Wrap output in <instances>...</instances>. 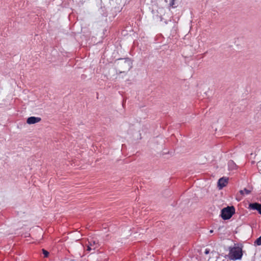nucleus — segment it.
<instances>
[{
    "label": "nucleus",
    "mask_w": 261,
    "mask_h": 261,
    "mask_svg": "<svg viewBox=\"0 0 261 261\" xmlns=\"http://www.w3.org/2000/svg\"><path fill=\"white\" fill-rule=\"evenodd\" d=\"M117 70L119 73H124L130 69L132 67V63L128 58L119 59L116 62Z\"/></svg>",
    "instance_id": "obj_1"
},
{
    "label": "nucleus",
    "mask_w": 261,
    "mask_h": 261,
    "mask_svg": "<svg viewBox=\"0 0 261 261\" xmlns=\"http://www.w3.org/2000/svg\"><path fill=\"white\" fill-rule=\"evenodd\" d=\"M229 254L228 256L230 259L238 260L242 257L243 251L242 248L239 246L230 247L229 248Z\"/></svg>",
    "instance_id": "obj_2"
},
{
    "label": "nucleus",
    "mask_w": 261,
    "mask_h": 261,
    "mask_svg": "<svg viewBox=\"0 0 261 261\" xmlns=\"http://www.w3.org/2000/svg\"><path fill=\"white\" fill-rule=\"evenodd\" d=\"M234 213V207L228 206L221 210L220 216L223 220H226L230 219Z\"/></svg>",
    "instance_id": "obj_3"
},
{
    "label": "nucleus",
    "mask_w": 261,
    "mask_h": 261,
    "mask_svg": "<svg viewBox=\"0 0 261 261\" xmlns=\"http://www.w3.org/2000/svg\"><path fill=\"white\" fill-rule=\"evenodd\" d=\"M228 178H225L224 177L220 178L218 181V187L219 189H222L223 188L226 186L228 182Z\"/></svg>",
    "instance_id": "obj_4"
},
{
    "label": "nucleus",
    "mask_w": 261,
    "mask_h": 261,
    "mask_svg": "<svg viewBox=\"0 0 261 261\" xmlns=\"http://www.w3.org/2000/svg\"><path fill=\"white\" fill-rule=\"evenodd\" d=\"M41 120V119L40 117L31 116L27 119V123L29 124H33L39 122Z\"/></svg>",
    "instance_id": "obj_5"
},
{
    "label": "nucleus",
    "mask_w": 261,
    "mask_h": 261,
    "mask_svg": "<svg viewBox=\"0 0 261 261\" xmlns=\"http://www.w3.org/2000/svg\"><path fill=\"white\" fill-rule=\"evenodd\" d=\"M88 244L93 248V250L97 248L99 246L98 241L93 239H91L90 241H88Z\"/></svg>",
    "instance_id": "obj_6"
},
{
    "label": "nucleus",
    "mask_w": 261,
    "mask_h": 261,
    "mask_svg": "<svg viewBox=\"0 0 261 261\" xmlns=\"http://www.w3.org/2000/svg\"><path fill=\"white\" fill-rule=\"evenodd\" d=\"M261 206V204L257 203V202H254V203H251L249 204V207L250 209L254 210H257L259 208V207Z\"/></svg>",
    "instance_id": "obj_7"
},
{
    "label": "nucleus",
    "mask_w": 261,
    "mask_h": 261,
    "mask_svg": "<svg viewBox=\"0 0 261 261\" xmlns=\"http://www.w3.org/2000/svg\"><path fill=\"white\" fill-rule=\"evenodd\" d=\"M177 0H165L166 3H168V5L170 7H172L173 8H176L177 7V5L176 3Z\"/></svg>",
    "instance_id": "obj_8"
},
{
    "label": "nucleus",
    "mask_w": 261,
    "mask_h": 261,
    "mask_svg": "<svg viewBox=\"0 0 261 261\" xmlns=\"http://www.w3.org/2000/svg\"><path fill=\"white\" fill-rule=\"evenodd\" d=\"M228 166L229 168H231V169H233L236 166V165L233 162V161L230 160L228 163Z\"/></svg>",
    "instance_id": "obj_9"
},
{
    "label": "nucleus",
    "mask_w": 261,
    "mask_h": 261,
    "mask_svg": "<svg viewBox=\"0 0 261 261\" xmlns=\"http://www.w3.org/2000/svg\"><path fill=\"white\" fill-rule=\"evenodd\" d=\"M250 192L251 191L247 189L246 188H244L243 190L240 191V193L242 195H243L244 193H245L246 194H249L250 193Z\"/></svg>",
    "instance_id": "obj_10"
},
{
    "label": "nucleus",
    "mask_w": 261,
    "mask_h": 261,
    "mask_svg": "<svg viewBox=\"0 0 261 261\" xmlns=\"http://www.w3.org/2000/svg\"><path fill=\"white\" fill-rule=\"evenodd\" d=\"M42 252L44 257H47L49 255V252L44 249H42Z\"/></svg>",
    "instance_id": "obj_11"
},
{
    "label": "nucleus",
    "mask_w": 261,
    "mask_h": 261,
    "mask_svg": "<svg viewBox=\"0 0 261 261\" xmlns=\"http://www.w3.org/2000/svg\"><path fill=\"white\" fill-rule=\"evenodd\" d=\"M254 243L257 245H261V236L255 240Z\"/></svg>",
    "instance_id": "obj_12"
},
{
    "label": "nucleus",
    "mask_w": 261,
    "mask_h": 261,
    "mask_svg": "<svg viewBox=\"0 0 261 261\" xmlns=\"http://www.w3.org/2000/svg\"><path fill=\"white\" fill-rule=\"evenodd\" d=\"M257 166L258 170L261 171V161L257 163Z\"/></svg>",
    "instance_id": "obj_13"
},
{
    "label": "nucleus",
    "mask_w": 261,
    "mask_h": 261,
    "mask_svg": "<svg viewBox=\"0 0 261 261\" xmlns=\"http://www.w3.org/2000/svg\"><path fill=\"white\" fill-rule=\"evenodd\" d=\"M91 250H93V248H92L90 245L88 244V246H87V249H86V251H90Z\"/></svg>",
    "instance_id": "obj_14"
},
{
    "label": "nucleus",
    "mask_w": 261,
    "mask_h": 261,
    "mask_svg": "<svg viewBox=\"0 0 261 261\" xmlns=\"http://www.w3.org/2000/svg\"><path fill=\"white\" fill-rule=\"evenodd\" d=\"M209 252H210V250H209V249H206L205 250L204 253H205V254H208V253H209Z\"/></svg>",
    "instance_id": "obj_15"
},
{
    "label": "nucleus",
    "mask_w": 261,
    "mask_h": 261,
    "mask_svg": "<svg viewBox=\"0 0 261 261\" xmlns=\"http://www.w3.org/2000/svg\"><path fill=\"white\" fill-rule=\"evenodd\" d=\"M257 211L258 213L261 215V206L259 207V208L257 210Z\"/></svg>",
    "instance_id": "obj_16"
},
{
    "label": "nucleus",
    "mask_w": 261,
    "mask_h": 261,
    "mask_svg": "<svg viewBox=\"0 0 261 261\" xmlns=\"http://www.w3.org/2000/svg\"><path fill=\"white\" fill-rule=\"evenodd\" d=\"M160 20H161V21H162V20H163V17H162V16H160Z\"/></svg>",
    "instance_id": "obj_17"
},
{
    "label": "nucleus",
    "mask_w": 261,
    "mask_h": 261,
    "mask_svg": "<svg viewBox=\"0 0 261 261\" xmlns=\"http://www.w3.org/2000/svg\"><path fill=\"white\" fill-rule=\"evenodd\" d=\"M213 231H213V230H211L210 231V232L211 233H213Z\"/></svg>",
    "instance_id": "obj_18"
},
{
    "label": "nucleus",
    "mask_w": 261,
    "mask_h": 261,
    "mask_svg": "<svg viewBox=\"0 0 261 261\" xmlns=\"http://www.w3.org/2000/svg\"><path fill=\"white\" fill-rule=\"evenodd\" d=\"M165 22L166 24L167 23V21H165Z\"/></svg>",
    "instance_id": "obj_19"
}]
</instances>
